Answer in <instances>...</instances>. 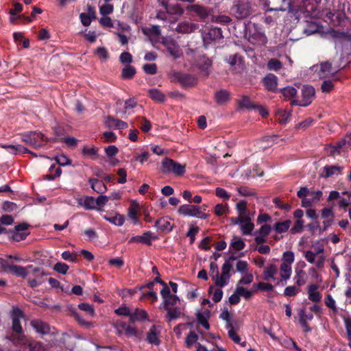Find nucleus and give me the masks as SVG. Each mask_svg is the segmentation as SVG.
Returning a JSON list of instances; mask_svg holds the SVG:
<instances>
[{
  "label": "nucleus",
  "mask_w": 351,
  "mask_h": 351,
  "mask_svg": "<svg viewBox=\"0 0 351 351\" xmlns=\"http://www.w3.org/2000/svg\"><path fill=\"white\" fill-rule=\"evenodd\" d=\"M295 261V255L292 251H286L282 254L281 264L280 265V280H278L277 285L284 286L290 279L292 274V264Z\"/></svg>",
  "instance_id": "nucleus-1"
},
{
  "label": "nucleus",
  "mask_w": 351,
  "mask_h": 351,
  "mask_svg": "<svg viewBox=\"0 0 351 351\" xmlns=\"http://www.w3.org/2000/svg\"><path fill=\"white\" fill-rule=\"evenodd\" d=\"M21 136L22 141L35 148L40 147L43 146L44 142L50 141V139L45 137L43 133L38 132H26L22 133Z\"/></svg>",
  "instance_id": "nucleus-2"
},
{
  "label": "nucleus",
  "mask_w": 351,
  "mask_h": 351,
  "mask_svg": "<svg viewBox=\"0 0 351 351\" xmlns=\"http://www.w3.org/2000/svg\"><path fill=\"white\" fill-rule=\"evenodd\" d=\"M313 68L319 78L334 76L341 69L339 66H332L328 62H322L319 65L314 66Z\"/></svg>",
  "instance_id": "nucleus-3"
},
{
  "label": "nucleus",
  "mask_w": 351,
  "mask_h": 351,
  "mask_svg": "<svg viewBox=\"0 0 351 351\" xmlns=\"http://www.w3.org/2000/svg\"><path fill=\"white\" fill-rule=\"evenodd\" d=\"M232 270V265L229 261H226L221 267V272L214 278L213 281L216 286L223 287L226 286L230 281Z\"/></svg>",
  "instance_id": "nucleus-4"
},
{
  "label": "nucleus",
  "mask_w": 351,
  "mask_h": 351,
  "mask_svg": "<svg viewBox=\"0 0 351 351\" xmlns=\"http://www.w3.org/2000/svg\"><path fill=\"white\" fill-rule=\"evenodd\" d=\"M252 218L253 215L241 218H232L231 219V223L233 225H239L243 234L251 235L254 228Z\"/></svg>",
  "instance_id": "nucleus-5"
},
{
  "label": "nucleus",
  "mask_w": 351,
  "mask_h": 351,
  "mask_svg": "<svg viewBox=\"0 0 351 351\" xmlns=\"http://www.w3.org/2000/svg\"><path fill=\"white\" fill-rule=\"evenodd\" d=\"M178 213L183 216L193 217L200 219H206L208 215L201 210L199 206L190 204H184L179 207Z\"/></svg>",
  "instance_id": "nucleus-6"
},
{
  "label": "nucleus",
  "mask_w": 351,
  "mask_h": 351,
  "mask_svg": "<svg viewBox=\"0 0 351 351\" xmlns=\"http://www.w3.org/2000/svg\"><path fill=\"white\" fill-rule=\"evenodd\" d=\"M248 40L252 45L262 46L267 43V39L265 34L257 26L254 25L253 29H250Z\"/></svg>",
  "instance_id": "nucleus-7"
},
{
  "label": "nucleus",
  "mask_w": 351,
  "mask_h": 351,
  "mask_svg": "<svg viewBox=\"0 0 351 351\" xmlns=\"http://www.w3.org/2000/svg\"><path fill=\"white\" fill-rule=\"evenodd\" d=\"M9 269L16 276L27 279L29 276L34 275L35 272H40L39 275L43 274V273L38 270V267H34L33 265H28L26 267L12 265L9 267Z\"/></svg>",
  "instance_id": "nucleus-8"
},
{
  "label": "nucleus",
  "mask_w": 351,
  "mask_h": 351,
  "mask_svg": "<svg viewBox=\"0 0 351 351\" xmlns=\"http://www.w3.org/2000/svg\"><path fill=\"white\" fill-rule=\"evenodd\" d=\"M302 99L300 101H294L293 104L301 106H308L315 96L314 88L308 85L304 86L302 90Z\"/></svg>",
  "instance_id": "nucleus-9"
},
{
  "label": "nucleus",
  "mask_w": 351,
  "mask_h": 351,
  "mask_svg": "<svg viewBox=\"0 0 351 351\" xmlns=\"http://www.w3.org/2000/svg\"><path fill=\"white\" fill-rule=\"evenodd\" d=\"M232 12L238 19H244L250 14V6L247 2L239 3L232 8Z\"/></svg>",
  "instance_id": "nucleus-10"
},
{
  "label": "nucleus",
  "mask_w": 351,
  "mask_h": 351,
  "mask_svg": "<svg viewBox=\"0 0 351 351\" xmlns=\"http://www.w3.org/2000/svg\"><path fill=\"white\" fill-rule=\"evenodd\" d=\"M160 328L156 325L152 326L147 332L146 341L152 345L158 346L160 343Z\"/></svg>",
  "instance_id": "nucleus-11"
},
{
  "label": "nucleus",
  "mask_w": 351,
  "mask_h": 351,
  "mask_svg": "<svg viewBox=\"0 0 351 351\" xmlns=\"http://www.w3.org/2000/svg\"><path fill=\"white\" fill-rule=\"evenodd\" d=\"M222 38L221 29L219 27H211L208 32L204 30L202 32V39L205 44H208L211 40L220 39Z\"/></svg>",
  "instance_id": "nucleus-12"
},
{
  "label": "nucleus",
  "mask_w": 351,
  "mask_h": 351,
  "mask_svg": "<svg viewBox=\"0 0 351 351\" xmlns=\"http://www.w3.org/2000/svg\"><path fill=\"white\" fill-rule=\"evenodd\" d=\"M156 239V237L151 232H146L142 235H136L131 237L129 240L130 243H140L150 245L152 241Z\"/></svg>",
  "instance_id": "nucleus-13"
},
{
  "label": "nucleus",
  "mask_w": 351,
  "mask_h": 351,
  "mask_svg": "<svg viewBox=\"0 0 351 351\" xmlns=\"http://www.w3.org/2000/svg\"><path fill=\"white\" fill-rule=\"evenodd\" d=\"M0 147L8 149V152L14 155L21 154H25V153H30L34 156L36 157V154H34L33 152H30L27 148L25 147L24 146L21 145H0Z\"/></svg>",
  "instance_id": "nucleus-14"
},
{
  "label": "nucleus",
  "mask_w": 351,
  "mask_h": 351,
  "mask_svg": "<svg viewBox=\"0 0 351 351\" xmlns=\"http://www.w3.org/2000/svg\"><path fill=\"white\" fill-rule=\"evenodd\" d=\"M76 201L79 206L86 210H94L96 208L95 199L90 196L77 197Z\"/></svg>",
  "instance_id": "nucleus-15"
},
{
  "label": "nucleus",
  "mask_w": 351,
  "mask_h": 351,
  "mask_svg": "<svg viewBox=\"0 0 351 351\" xmlns=\"http://www.w3.org/2000/svg\"><path fill=\"white\" fill-rule=\"evenodd\" d=\"M12 328L19 335L23 332L22 326L20 324V319L23 317V313L19 309H14L12 313Z\"/></svg>",
  "instance_id": "nucleus-16"
},
{
  "label": "nucleus",
  "mask_w": 351,
  "mask_h": 351,
  "mask_svg": "<svg viewBox=\"0 0 351 351\" xmlns=\"http://www.w3.org/2000/svg\"><path fill=\"white\" fill-rule=\"evenodd\" d=\"M198 28L199 25L197 24L183 21L177 25L176 30L179 33L189 34L195 32Z\"/></svg>",
  "instance_id": "nucleus-17"
},
{
  "label": "nucleus",
  "mask_w": 351,
  "mask_h": 351,
  "mask_svg": "<svg viewBox=\"0 0 351 351\" xmlns=\"http://www.w3.org/2000/svg\"><path fill=\"white\" fill-rule=\"evenodd\" d=\"M278 269L276 266L274 264H270L267 265L263 270V278L265 280H274L276 281V284L278 283V280H280L276 277L277 274Z\"/></svg>",
  "instance_id": "nucleus-18"
},
{
  "label": "nucleus",
  "mask_w": 351,
  "mask_h": 351,
  "mask_svg": "<svg viewBox=\"0 0 351 351\" xmlns=\"http://www.w3.org/2000/svg\"><path fill=\"white\" fill-rule=\"evenodd\" d=\"M139 210L140 206L138 203L135 200L132 201L130 206L128 209V215L134 224H138L139 223V220L137 217Z\"/></svg>",
  "instance_id": "nucleus-19"
},
{
  "label": "nucleus",
  "mask_w": 351,
  "mask_h": 351,
  "mask_svg": "<svg viewBox=\"0 0 351 351\" xmlns=\"http://www.w3.org/2000/svg\"><path fill=\"white\" fill-rule=\"evenodd\" d=\"M210 315V313L208 309H204L196 313V317L198 322L205 328L209 329L210 324L208 322Z\"/></svg>",
  "instance_id": "nucleus-20"
},
{
  "label": "nucleus",
  "mask_w": 351,
  "mask_h": 351,
  "mask_svg": "<svg viewBox=\"0 0 351 351\" xmlns=\"http://www.w3.org/2000/svg\"><path fill=\"white\" fill-rule=\"evenodd\" d=\"M307 293L308 299L312 302H317L322 299V294L318 291V286L316 285H308Z\"/></svg>",
  "instance_id": "nucleus-21"
},
{
  "label": "nucleus",
  "mask_w": 351,
  "mask_h": 351,
  "mask_svg": "<svg viewBox=\"0 0 351 351\" xmlns=\"http://www.w3.org/2000/svg\"><path fill=\"white\" fill-rule=\"evenodd\" d=\"M263 83L268 90L275 91L278 85L277 77L274 74L269 73L264 77Z\"/></svg>",
  "instance_id": "nucleus-22"
},
{
  "label": "nucleus",
  "mask_w": 351,
  "mask_h": 351,
  "mask_svg": "<svg viewBox=\"0 0 351 351\" xmlns=\"http://www.w3.org/2000/svg\"><path fill=\"white\" fill-rule=\"evenodd\" d=\"M38 270L43 273L42 275H39L40 272H35L34 275H31L28 278V283L29 286L32 288L36 287L41 285L43 282V277L46 276V274L44 272V271L40 268H38Z\"/></svg>",
  "instance_id": "nucleus-23"
},
{
  "label": "nucleus",
  "mask_w": 351,
  "mask_h": 351,
  "mask_svg": "<svg viewBox=\"0 0 351 351\" xmlns=\"http://www.w3.org/2000/svg\"><path fill=\"white\" fill-rule=\"evenodd\" d=\"M31 325L36 330V331L38 333L46 335L49 334L51 332V328L49 326L39 320H33L31 322Z\"/></svg>",
  "instance_id": "nucleus-24"
},
{
  "label": "nucleus",
  "mask_w": 351,
  "mask_h": 351,
  "mask_svg": "<svg viewBox=\"0 0 351 351\" xmlns=\"http://www.w3.org/2000/svg\"><path fill=\"white\" fill-rule=\"evenodd\" d=\"M155 226L158 230L165 232H170L173 228L171 220L167 217L160 218L156 221Z\"/></svg>",
  "instance_id": "nucleus-25"
},
{
  "label": "nucleus",
  "mask_w": 351,
  "mask_h": 351,
  "mask_svg": "<svg viewBox=\"0 0 351 351\" xmlns=\"http://www.w3.org/2000/svg\"><path fill=\"white\" fill-rule=\"evenodd\" d=\"M106 124L109 128H114L118 130H123L128 128V123L125 121L108 117L106 119Z\"/></svg>",
  "instance_id": "nucleus-26"
},
{
  "label": "nucleus",
  "mask_w": 351,
  "mask_h": 351,
  "mask_svg": "<svg viewBox=\"0 0 351 351\" xmlns=\"http://www.w3.org/2000/svg\"><path fill=\"white\" fill-rule=\"evenodd\" d=\"M91 188L97 193H104L107 191V187L104 183L99 180L90 178L88 180Z\"/></svg>",
  "instance_id": "nucleus-27"
},
{
  "label": "nucleus",
  "mask_w": 351,
  "mask_h": 351,
  "mask_svg": "<svg viewBox=\"0 0 351 351\" xmlns=\"http://www.w3.org/2000/svg\"><path fill=\"white\" fill-rule=\"evenodd\" d=\"M236 209L237 210L238 216L237 218H241L253 215L252 213L247 208V203L243 200L238 202L236 204Z\"/></svg>",
  "instance_id": "nucleus-28"
},
{
  "label": "nucleus",
  "mask_w": 351,
  "mask_h": 351,
  "mask_svg": "<svg viewBox=\"0 0 351 351\" xmlns=\"http://www.w3.org/2000/svg\"><path fill=\"white\" fill-rule=\"evenodd\" d=\"M166 46L168 51L173 58H178L182 56V50L175 42L172 40L168 41L166 43Z\"/></svg>",
  "instance_id": "nucleus-29"
},
{
  "label": "nucleus",
  "mask_w": 351,
  "mask_h": 351,
  "mask_svg": "<svg viewBox=\"0 0 351 351\" xmlns=\"http://www.w3.org/2000/svg\"><path fill=\"white\" fill-rule=\"evenodd\" d=\"M291 114V110H284L282 109H278L276 112V117L277 121L280 123L286 124L289 121Z\"/></svg>",
  "instance_id": "nucleus-30"
},
{
  "label": "nucleus",
  "mask_w": 351,
  "mask_h": 351,
  "mask_svg": "<svg viewBox=\"0 0 351 351\" xmlns=\"http://www.w3.org/2000/svg\"><path fill=\"white\" fill-rule=\"evenodd\" d=\"M226 61L230 66H235L238 69H242L243 66V59L238 54L229 56L226 58Z\"/></svg>",
  "instance_id": "nucleus-31"
},
{
  "label": "nucleus",
  "mask_w": 351,
  "mask_h": 351,
  "mask_svg": "<svg viewBox=\"0 0 351 351\" xmlns=\"http://www.w3.org/2000/svg\"><path fill=\"white\" fill-rule=\"evenodd\" d=\"M245 243L242 238L238 236H234L230 243V248L232 250L240 251L244 249Z\"/></svg>",
  "instance_id": "nucleus-32"
},
{
  "label": "nucleus",
  "mask_w": 351,
  "mask_h": 351,
  "mask_svg": "<svg viewBox=\"0 0 351 351\" xmlns=\"http://www.w3.org/2000/svg\"><path fill=\"white\" fill-rule=\"evenodd\" d=\"M294 280L295 284L298 287L303 286L306 284L307 280V276L306 272L302 269H295V276H294Z\"/></svg>",
  "instance_id": "nucleus-33"
},
{
  "label": "nucleus",
  "mask_w": 351,
  "mask_h": 351,
  "mask_svg": "<svg viewBox=\"0 0 351 351\" xmlns=\"http://www.w3.org/2000/svg\"><path fill=\"white\" fill-rule=\"evenodd\" d=\"M341 168L339 166H329L326 165L323 168L322 172L321 173V176L327 178H329L337 173H340Z\"/></svg>",
  "instance_id": "nucleus-34"
},
{
  "label": "nucleus",
  "mask_w": 351,
  "mask_h": 351,
  "mask_svg": "<svg viewBox=\"0 0 351 351\" xmlns=\"http://www.w3.org/2000/svg\"><path fill=\"white\" fill-rule=\"evenodd\" d=\"M215 101L219 104L222 105L228 101L230 99V93L226 90H220L217 91L215 94Z\"/></svg>",
  "instance_id": "nucleus-35"
},
{
  "label": "nucleus",
  "mask_w": 351,
  "mask_h": 351,
  "mask_svg": "<svg viewBox=\"0 0 351 351\" xmlns=\"http://www.w3.org/2000/svg\"><path fill=\"white\" fill-rule=\"evenodd\" d=\"M180 82L184 86H193L197 83V79L190 74H182L178 78Z\"/></svg>",
  "instance_id": "nucleus-36"
},
{
  "label": "nucleus",
  "mask_w": 351,
  "mask_h": 351,
  "mask_svg": "<svg viewBox=\"0 0 351 351\" xmlns=\"http://www.w3.org/2000/svg\"><path fill=\"white\" fill-rule=\"evenodd\" d=\"M317 255V267L321 269L324 267L326 258L324 255V248L322 245L315 247V251H313Z\"/></svg>",
  "instance_id": "nucleus-37"
},
{
  "label": "nucleus",
  "mask_w": 351,
  "mask_h": 351,
  "mask_svg": "<svg viewBox=\"0 0 351 351\" xmlns=\"http://www.w3.org/2000/svg\"><path fill=\"white\" fill-rule=\"evenodd\" d=\"M148 93L149 97L156 101L164 102L166 99L165 95L157 88L149 89Z\"/></svg>",
  "instance_id": "nucleus-38"
},
{
  "label": "nucleus",
  "mask_w": 351,
  "mask_h": 351,
  "mask_svg": "<svg viewBox=\"0 0 351 351\" xmlns=\"http://www.w3.org/2000/svg\"><path fill=\"white\" fill-rule=\"evenodd\" d=\"M147 313L142 309L135 308L134 311H132L130 321L134 322L138 320H143L147 318Z\"/></svg>",
  "instance_id": "nucleus-39"
},
{
  "label": "nucleus",
  "mask_w": 351,
  "mask_h": 351,
  "mask_svg": "<svg viewBox=\"0 0 351 351\" xmlns=\"http://www.w3.org/2000/svg\"><path fill=\"white\" fill-rule=\"evenodd\" d=\"M187 10L190 12L196 13L201 18H205L208 16L207 10L199 5H191L187 7Z\"/></svg>",
  "instance_id": "nucleus-40"
},
{
  "label": "nucleus",
  "mask_w": 351,
  "mask_h": 351,
  "mask_svg": "<svg viewBox=\"0 0 351 351\" xmlns=\"http://www.w3.org/2000/svg\"><path fill=\"white\" fill-rule=\"evenodd\" d=\"M198 64L200 70L205 74L208 75L209 71V68L212 64V62L210 59L202 57L199 58Z\"/></svg>",
  "instance_id": "nucleus-41"
},
{
  "label": "nucleus",
  "mask_w": 351,
  "mask_h": 351,
  "mask_svg": "<svg viewBox=\"0 0 351 351\" xmlns=\"http://www.w3.org/2000/svg\"><path fill=\"white\" fill-rule=\"evenodd\" d=\"M104 218L110 223L118 226H122L125 221L124 217L120 214H116L112 217L104 216Z\"/></svg>",
  "instance_id": "nucleus-42"
},
{
  "label": "nucleus",
  "mask_w": 351,
  "mask_h": 351,
  "mask_svg": "<svg viewBox=\"0 0 351 351\" xmlns=\"http://www.w3.org/2000/svg\"><path fill=\"white\" fill-rule=\"evenodd\" d=\"M162 5L165 7L166 11L168 13L181 14L183 12L182 9L177 3L167 4V3H165V2H162Z\"/></svg>",
  "instance_id": "nucleus-43"
},
{
  "label": "nucleus",
  "mask_w": 351,
  "mask_h": 351,
  "mask_svg": "<svg viewBox=\"0 0 351 351\" xmlns=\"http://www.w3.org/2000/svg\"><path fill=\"white\" fill-rule=\"evenodd\" d=\"M236 290L237 293L239 294L240 297L242 296L245 299H250L255 291L248 290L243 287V285H237Z\"/></svg>",
  "instance_id": "nucleus-44"
},
{
  "label": "nucleus",
  "mask_w": 351,
  "mask_h": 351,
  "mask_svg": "<svg viewBox=\"0 0 351 351\" xmlns=\"http://www.w3.org/2000/svg\"><path fill=\"white\" fill-rule=\"evenodd\" d=\"M176 162L169 158H166L162 162V171L164 173H172L174 165Z\"/></svg>",
  "instance_id": "nucleus-45"
},
{
  "label": "nucleus",
  "mask_w": 351,
  "mask_h": 351,
  "mask_svg": "<svg viewBox=\"0 0 351 351\" xmlns=\"http://www.w3.org/2000/svg\"><path fill=\"white\" fill-rule=\"evenodd\" d=\"M253 274L250 271H249L241 274V278L239 280L237 285H249L253 282Z\"/></svg>",
  "instance_id": "nucleus-46"
},
{
  "label": "nucleus",
  "mask_w": 351,
  "mask_h": 351,
  "mask_svg": "<svg viewBox=\"0 0 351 351\" xmlns=\"http://www.w3.org/2000/svg\"><path fill=\"white\" fill-rule=\"evenodd\" d=\"M291 223V222L290 220L278 222L275 225L274 229L279 233L285 232L289 228Z\"/></svg>",
  "instance_id": "nucleus-47"
},
{
  "label": "nucleus",
  "mask_w": 351,
  "mask_h": 351,
  "mask_svg": "<svg viewBox=\"0 0 351 351\" xmlns=\"http://www.w3.org/2000/svg\"><path fill=\"white\" fill-rule=\"evenodd\" d=\"M198 336L194 331H191L186 337L185 343L187 348L191 347L198 340Z\"/></svg>",
  "instance_id": "nucleus-48"
},
{
  "label": "nucleus",
  "mask_w": 351,
  "mask_h": 351,
  "mask_svg": "<svg viewBox=\"0 0 351 351\" xmlns=\"http://www.w3.org/2000/svg\"><path fill=\"white\" fill-rule=\"evenodd\" d=\"M135 73L136 69L134 67L130 65H127L123 69L122 77L124 79H130L134 75Z\"/></svg>",
  "instance_id": "nucleus-49"
},
{
  "label": "nucleus",
  "mask_w": 351,
  "mask_h": 351,
  "mask_svg": "<svg viewBox=\"0 0 351 351\" xmlns=\"http://www.w3.org/2000/svg\"><path fill=\"white\" fill-rule=\"evenodd\" d=\"M179 301V298L175 295H171L169 298H167L163 302V307L165 308L173 307L177 304V302Z\"/></svg>",
  "instance_id": "nucleus-50"
},
{
  "label": "nucleus",
  "mask_w": 351,
  "mask_h": 351,
  "mask_svg": "<svg viewBox=\"0 0 351 351\" xmlns=\"http://www.w3.org/2000/svg\"><path fill=\"white\" fill-rule=\"evenodd\" d=\"M305 259L311 264H314L317 267V255L313 251L307 250L304 252Z\"/></svg>",
  "instance_id": "nucleus-51"
},
{
  "label": "nucleus",
  "mask_w": 351,
  "mask_h": 351,
  "mask_svg": "<svg viewBox=\"0 0 351 351\" xmlns=\"http://www.w3.org/2000/svg\"><path fill=\"white\" fill-rule=\"evenodd\" d=\"M325 304L328 308H330L332 311L333 313H337L338 309L336 306V302L331 295L328 294L326 295L325 299Z\"/></svg>",
  "instance_id": "nucleus-52"
},
{
  "label": "nucleus",
  "mask_w": 351,
  "mask_h": 351,
  "mask_svg": "<svg viewBox=\"0 0 351 351\" xmlns=\"http://www.w3.org/2000/svg\"><path fill=\"white\" fill-rule=\"evenodd\" d=\"M165 309L167 311L168 316L170 319H177L181 315V311L178 307H170Z\"/></svg>",
  "instance_id": "nucleus-53"
},
{
  "label": "nucleus",
  "mask_w": 351,
  "mask_h": 351,
  "mask_svg": "<svg viewBox=\"0 0 351 351\" xmlns=\"http://www.w3.org/2000/svg\"><path fill=\"white\" fill-rule=\"evenodd\" d=\"M237 271L241 274L249 271V265L247 262L245 261H239L236 265Z\"/></svg>",
  "instance_id": "nucleus-54"
},
{
  "label": "nucleus",
  "mask_w": 351,
  "mask_h": 351,
  "mask_svg": "<svg viewBox=\"0 0 351 351\" xmlns=\"http://www.w3.org/2000/svg\"><path fill=\"white\" fill-rule=\"evenodd\" d=\"M300 292V289L295 285L288 286L284 291V295L286 297H292L296 295Z\"/></svg>",
  "instance_id": "nucleus-55"
},
{
  "label": "nucleus",
  "mask_w": 351,
  "mask_h": 351,
  "mask_svg": "<svg viewBox=\"0 0 351 351\" xmlns=\"http://www.w3.org/2000/svg\"><path fill=\"white\" fill-rule=\"evenodd\" d=\"M55 160L60 166H66L71 165V160L64 154L58 155L55 157Z\"/></svg>",
  "instance_id": "nucleus-56"
},
{
  "label": "nucleus",
  "mask_w": 351,
  "mask_h": 351,
  "mask_svg": "<svg viewBox=\"0 0 351 351\" xmlns=\"http://www.w3.org/2000/svg\"><path fill=\"white\" fill-rule=\"evenodd\" d=\"M281 91L284 97L288 99L294 97L297 93L296 89L292 86L284 88Z\"/></svg>",
  "instance_id": "nucleus-57"
},
{
  "label": "nucleus",
  "mask_w": 351,
  "mask_h": 351,
  "mask_svg": "<svg viewBox=\"0 0 351 351\" xmlns=\"http://www.w3.org/2000/svg\"><path fill=\"white\" fill-rule=\"evenodd\" d=\"M123 329L125 330V335L128 337H134L137 335V330L136 328L128 325L126 324H121Z\"/></svg>",
  "instance_id": "nucleus-58"
},
{
  "label": "nucleus",
  "mask_w": 351,
  "mask_h": 351,
  "mask_svg": "<svg viewBox=\"0 0 351 351\" xmlns=\"http://www.w3.org/2000/svg\"><path fill=\"white\" fill-rule=\"evenodd\" d=\"M114 7L112 4L106 3L99 8V13L104 16L111 14L113 12Z\"/></svg>",
  "instance_id": "nucleus-59"
},
{
  "label": "nucleus",
  "mask_w": 351,
  "mask_h": 351,
  "mask_svg": "<svg viewBox=\"0 0 351 351\" xmlns=\"http://www.w3.org/2000/svg\"><path fill=\"white\" fill-rule=\"evenodd\" d=\"M298 315H299V321L303 322H304V321H311L313 318V314H311V313L307 314L306 313L304 308H302L299 311Z\"/></svg>",
  "instance_id": "nucleus-60"
},
{
  "label": "nucleus",
  "mask_w": 351,
  "mask_h": 351,
  "mask_svg": "<svg viewBox=\"0 0 351 351\" xmlns=\"http://www.w3.org/2000/svg\"><path fill=\"white\" fill-rule=\"evenodd\" d=\"M267 66L269 70L278 71L281 68L282 64L277 59L273 58L268 62Z\"/></svg>",
  "instance_id": "nucleus-61"
},
{
  "label": "nucleus",
  "mask_w": 351,
  "mask_h": 351,
  "mask_svg": "<svg viewBox=\"0 0 351 351\" xmlns=\"http://www.w3.org/2000/svg\"><path fill=\"white\" fill-rule=\"evenodd\" d=\"M239 104L241 108H252L254 107L247 96H243L239 100Z\"/></svg>",
  "instance_id": "nucleus-62"
},
{
  "label": "nucleus",
  "mask_w": 351,
  "mask_h": 351,
  "mask_svg": "<svg viewBox=\"0 0 351 351\" xmlns=\"http://www.w3.org/2000/svg\"><path fill=\"white\" fill-rule=\"evenodd\" d=\"M69 268V266L64 263H57L53 267V269L56 271L62 274H65L67 272Z\"/></svg>",
  "instance_id": "nucleus-63"
},
{
  "label": "nucleus",
  "mask_w": 351,
  "mask_h": 351,
  "mask_svg": "<svg viewBox=\"0 0 351 351\" xmlns=\"http://www.w3.org/2000/svg\"><path fill=\"white\" fill-rule=\"evenodd\" d=\"M96 54L101 61H106L108 58V53L104 47H99L96 50Z\"/></svg>",
  "instance_id": "nucleus-64"
}]
</instances>
